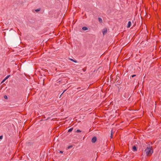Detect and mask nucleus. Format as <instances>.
<instances>
[{"label": "nucleus", "mask_w": 161, "mask_h": 161, "mask_svg": "<svg viewBox=\"0 0 161 161\" xmlns=\"http://www.w3.org/2000/svg\"><path fill=\"white\" fill-rule=\"evenodd\" d=\"M146 153L147 155H148L150 153L152 154L153 153V151H152V149L150 147H147L145 150Z\"/></svg>", "instance_id": "obj_1"}, {"label": "nucleus", "mask_w": 161, "mask_h": 161, "mask_svg": "<svg viewBox=\"0 0 161 161\" xmlns=\"http://www.w3.org/2000/svg\"><path fill=\"white\" fill-rule=\"evenodd\" d=\"M97 140L96 137L95 136H94L92 138V143H95Z\"/></svg>", "instance_id": "obj_2"}, {"label": "nucleus", "mask_w": 161, "mask_h": 161, "mask_svg": "<svg viewBox=\"0 0 161 161\" xmlns=\"http://www.w3.org/2000/svg\"><path fill=\"white\" fill-rule=\"evenodd\" d=\"M107 31L106 28H105L103 30V35L105 34L107 32Z\"/></svg>", "instance_id": "obj_3"}, {"label": "nucleus", "mask_w": 161, "mask_h": 161, "mask_svg": "<svg viewBox=\"0 0 161 161\" xmlns=\"http://www.w3.org/2000/svg\"><path fill=\"white\" fill-rule=\"evenodd\" d=\"M131 25V22L130 21H129L128 22L127 27L129 28L130 27Z\"/></svg>", "instance_id": "obj_4"}, {"label": "nucleus", "mask_w": 161, "mask_h": 161, "mask_svg": "<svg viewBox=\"0 0 161 161\" xmlns=\"http://www.w3.org/2000/svg\"><path fill=\"white\" fill-rule=\"evenodd\" d=\"M132 149H133V151H137L136 148V147L135 146H134L133 147Z\"/></svg>", "instance_id": "obj_5"}, {"label": "nucleus", "mask_w": 161, "mask_h": 161, "mask_svg": "<svg viewBox=\"0 0 161 161\" xmlns=\"http://www.w3.org/2000/svg\"><path fill=\"white\" fill-rule=\"evenodd\" d=\"M147 43V42L145 41H143L141 43V45L142 46V47H143V44H146V43Z\"/></svg>", "instance_id": "obj_6"}, {"label": "nucleus", "mask_w": 161, "mask_h": 161, "mask_svg": "<svg viewBox=\"0 0 161 161\" xmlns=\"http://www.w3.org/2000/svg\"><path fill=\"white\" fill-rule=\"evenodd\" d=\"M69 59L75 63H77V61L76 60H74L73 59H72L71 58H69Z\"/></svg>", "instance_id": "obj_7"}, {"label": "nucleus", "mask_w": 161, "mask_h": 161, "mask_svg": "<svg viewBox=\"0 0 161 161\" xmlns=\"http://www.w3.org/2000/svg\"><path fill=\"white\" fill-rule=\"evenodd\" d=\"M82 29L84 31H86L88 30V28L86 27H83L82 28Z\"/></svg>", "instance_id": "obj_8"}, {"label": "nucleus", "mask_w": 161, "mask_h": 161, "mask_svg": "<svg viewBox=\"0 0 161 161\" xmlns=\"http://www.w3.org/2000/svg\"><path fill=\"white\" fill-rule=\"evenodd\" d=\"M98 19L100 23L102 22V19L101 18H98Z\"/></svg>", "instance_id": "obj_9"}, {"label": "nucleus", "mask_w": 161, "mask_h": 161, "mask_svg": "<svg viewBox=\"0 0 161 161\" xmlns=\"http://www.w3.org/2000/svg\"><path fill=\"white\" fill-rule=\"evenodd\" d=\"M73 130V128H70L68 130V132H71Z\"/></svg>", "instance_id": "obj_10"}, {"label": "nucleus", "mask_w": 161, "mask_h": 161, "mask_svg": "<svg viewBox=\"0 0 161 161\" xmlns=\"http://www.w3.org/2000/svg\"><path fill=\"white\" fill-rule=\"evenodd\" d=\"M112 136H113V131H112V130H111V134H110V138H112Z\"/></svg>", "instance_id": "obj_11"}, {"label": "nucleus", "mask_w": 161, "mask_h": 161, "mask_svg": "<svg viewBox=\"0 0 161 161\" xmlns=\"http://www.w3.org/2000/svg\"><path fill=\"white\" fill-rule=\"evenodd\" d=\"M10 75H7L5 78V80H6L8 79L9 77L10 76Z\"/></svg>", "instance_id": "obj_12"}, {"label": "nucleus", "mask_w": 161, "mask_h": 161, "mask_svg": "<svg viewBox=\"0 0 161 161\" xmlns=\"http://www.w3.org/2000/svg\"><path fill=\"white\" fill-rule=\"evenodd\" d=\"M76 132H81V131L79 130H76Z\"/></svg>", "instance_id": "obj_13"}, {"label": "nucleus", "mask_w": 161, "mask_h": 161, "mask_svg": "<svg viewBox=\"0 0 161 161\" xmlns=\"http://www.w3.org/2000/svg\"><path fill=\"white\" fill-rule=\"evenodd\" d=\"M40 9H36L35 10V11L36 12H38V11H40Z\"/></svg>", "instance_id": "obj_14"}, {"label": "nucleus", "mask_w": 161, "mask_h": 161, "mask_svg": "<svg viewBox=\"0 0 161 161\" xmlns=\"http://www.w3.org/2000/svg\"><path fill=\"white\" fill-rule=\"evenodd\" d=\"M4 98L5 99H7V98H8V97H7V96H6V95H5V96H4Z\"/></svg>", "instance_id": "obj_15"}, {"label": "nucleus", "mask_w": 161, "mask_h": 161, "mask_svg": "<svg viewBox=\"0 0 161 161\" xmlns=\"http://www.w3.org/2000/svg\"><path fill=\"white\" fill-rule=\"evenodd\" d=\"M72 147V146H69L68 147V149H69V148H70Z\"/></svg>", "instance_id": "obj_16"}, {"label": "nucleus", "mask_w": 161, "mask_h": 161, "mask_svg": "<svg viewBox=\"0 0 161 161\" xmlns=\"http://www.w3.org/2000/svg\"><path fill=\"white\" fill-rule=\"evenodd\" d=\"M66 91V90H65L63 92V93H62V94H61V95H62Z\"/></svg>", "instance_id": "obj_17"}, {"label": "nucleus", "mask_w": 161, "mask_h": 161, "mask_svg": "<svg viewBox=\"0 0 161 161\" xmlns=\"http://www.w3.org/2000/svg\"><path fill=\"white\" fill-rule=\"evenodd\" d=\"M136 76V75H133L131 76L132 77H134L135 76Z\"/></svg>", "instance_id": "obj_18"}, {"label": "nucleus", "mask_w": 161, "mask_h": 161, "mask_svg": "<svg viewBox=\"0 0 161 161\" xmlns=\"http://www.w3.org/2000/svg\"><path fill=\"white\" fill-rule=\"evenodd\" d=\"M6 80H5V78L3 80V81L2 82V83L4 82Z\"/></svg>", "instance_id": "obj_19"}, {"label": "nucleus", "mask_w": 161, "mask_h": 161, "mask_svg": "<svg viewBox=\"0 0 161 161\" xmlns=\"http://www.w3.org/2000/svg\"><path fill=\"white\" fill-rule=\"evenodd\" d=\"M3 138V136H0V139H1Z\"/></svg>", "instance_id": "obj_20"}, {"label": "nucleus", "mask_w": 161, "mask_h": 161, "mask_svg": "<svg viewBox=\"0 0 161 161\" xmlns=\"http://www.w3.org/2000/svg\"><path fill=\"white\" fill-rule=\"evenodd\" d=\"M59 153H63V151H60L59 152Z\"/></svg>", "instance_id": "obj_21"}]
</instances>
